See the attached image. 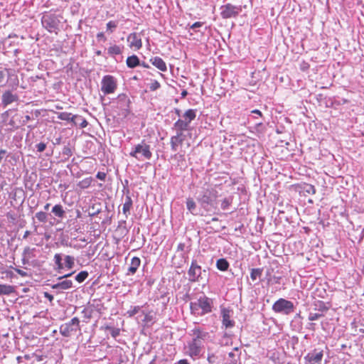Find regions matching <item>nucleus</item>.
<instances>
[{"instance_id":"nucleus-53","label":"nucleus","mask_w":364,"mask_h":364,"mask_svg":"<svg viewBox=\"0 0 364 364\" xmlns=\"http://www.w3.org/2000/svg\"><path fill=\"white\" fill-rule=\"evenodd\" d=\"M5 75H5L4 70H3L0 68V83H1L4 80Z\"/></svg>"},{"instance_id":"nucleus-11","label":"nucleus","mask_w":364,"mask_h":364,"mask_svg":"<svg viewBox=\"0 0 364 364\" xmlns=\"http://www.w3.org/2000/svg\"><path fill=\"white\" fill-rule=\"evenodd\" d=\"M117 108L122 111V114L127 117L129 112L130 100L125 94H119L117 99Z\"/></svg>"},{"instance_id":"nucleus-6","label":"nucleus","mask_w":364,"mask_h":364,"mask_svg":"<svg viewBox=\"0 0 364 364\" xmlns=\"http://www.w3.org/2000/svg\"><path fill=\"white\" fill-rule=\"evenodd\" d=\"M196 111L194 109H188L183 115V119H178L173 124V129L176 131L183 132L188 129L189 124L196 118Z\"/></svg>"},{"instance_id":"nucleus-33","label":"nucleus","mask_w":364,"mask_h":364,"mask_svg":"<svg viewBox=\"0 0 364 364\" xmlns=\"http://www.w3.org/2000/svg\"><path fill=\"white\" fill-rule=\"evenodd\" d=\"M303 191L308 194H314L316 193V188L313 185L306 183L304 185Z\"/></svg>"},{"instance_id":"nucleus-56","label":"nucleus","mask_w":364,"mask_h":364,"mask_svg":"<svg viewBox=\"0 0 364 364\" xmlns=\"http://www.w3.org/2000/svg\"><path fill=\"white\" fill-rule=\"evenodd\" d=\"M63 154L66 155H71V151L69 148H65L63 151Z\"/></svg>"},{"instance_id":"nucleus-55","label":"nucleus","mask_w":364,"mask_h":364,"mask_svg":"<svg viewBox=\"0 0 364 364\" xmlns=\"http://www.w3.org/2000/svg\"><path fill=\"white\" fill-rule=\"evenodd\" d=\"M44 296L47 298L50 301H52L53 300V296L48 292L44 293Z\"/></svg>"},{"instance_id":"nucleus-58","label":"nucleus","mask_w":364,"mask_h":364,"mask_svg":"<svg viewBox=\"0 0 364 364\" xmlns=\"http://www.w3.org/2000/svg\"><path fill=\"white\" fill-rule=\"evenodd\" d=\"M73 274V272H71V273H69V274H65V275H63V276H62V277H58V279H63V278H67V277H70Z\"/></svg>"},{"instance_id":"nucleus-19","label":"nucleus","mask_w":364,"mask_h":364,"mask_svg":"<svg viewBox=\"0 0 364 364\" xmlns=\"http://www.w3.org/2000/svg\"><path fill=\"white\" fill-rule=\"evenodd\" d=\"M72 287L73 282L69 279H65L52 285V289L57 290H67L71 289Z\"/></svg>"},{"instance_id":"nucleus-41","label":"nucleus","mask_w":364,"mask_h":364,"mask_svg":"<svg viewBox=\"0 0 364 364\" xmlns=\"http://www.w3.org/2000/svg\"><path fill=\"white\" fill-rule=\"evenodd\" d=\"M239 356L232 353H229V364H237Z\"/></svg>"},{"instance_id":"nucleus-50","label":"nucleus","mask_w":364,"mask_h":364,"mask_svg":"<svg viewBox=\"0 0 364 364\" xmlns=\"http://www.w3.org/2000/svg\"><path fill=\"white\" fill-rule=\"evenodd\" d=\"M14 270H15V272H16L18 274H19V275H20V276H21V277H26V276L28 275V274H27V272H26L23 271V270H21V269H20L15 268V269H14Z\"/></svg>"},{"instance_id":"nucleus-35","label":"nucleus","mask_w":364,"mask_h":364,"mask_svg":"<svg viewBox=\"0 0 364 364\" xmlns=\"http://www.w3.org/2000/svg\"><path fill=\"white\" fill-rule=\"evenodd\" d=\"M186 206H187V208L188 210L193 213L195 209H196V203L194 202V200L192 199V198H188L187 199V201H186Z\"/></svg>"},{"instance_id":"nucleus-36","label":"nucleus","mask_w":364,"mask_h":364,"mask_svg":"<svg viewBox=\"0 0 364 364\" xmlns=\"http://www.w3.org/2000/svg\"><path fill=\"white\" fill-rule=\"evenodd\" d=\"M4 70L7 72L8 77L11 79V80L14 81V85L16 86L18 85V80L17 78V76L14 74H12V71L9 69H5Z\"/></svg>"},{"instance_id":"nucleus-12","label":"nucleus","mask_w":364,"mask_h":364,"mask_svg":"<svg viewBox=\"0 0 364 364\" xmlns=\"http://www.w3.org/2000/svg\"><path fill=\"white\" fill-rule=\"evenodd\" d=\"M127 42L130 48L137 50L142 47L141 36L139 33H132L127 36Z\"/></svg>"},{"instance_id":"nucleus-23","label":"nucleus","mask_w":364,"mask_h":364,"mask_svg":"<svg viewBox=\"0 0 364 364\" xmlns=\"http://www.w3.org/2000/svg\"><path fill=\"white\" fill-rule=\"evenodd\" d=\"M14 291V287L8 284H0V295H9Z\"/></svg>"},{"instance_id":"nucleus-39","label":"nucleus","mask_w":364,"mask_h":364,"mask_svg":"<svg viewBox=\"0 0 364 364\" xmlns=\"http://www.w3.org/2000/svg\"><path fill=\"white\" fill-rule=\"evenodd\" d=\"M221 314L223 316V325L227 328H228V310L225 308H223L221 310Z\"/></svg>"},{"instance_id":"nucleus-8","label":"nucleus","mask_w":364,"mask_h":364,"mask_svg":"<svg viewBox=\"0 0 364 364\" xmlns=\"http://www.w3.org/2000/svg\"><path fill=\"white\" fill-rule=\"evenodd\" d=\"M79 319L77 317H74L69 322L60 326V333L65 337H70L73 333L79 330Z\"/></svg>"},{"instance_id":"nucleus-43","label":"nucleus","mask_w":364,"mask_h":364,"mask_svg":"<svg viewBox=\"0 0 364 364\" xmlns=\"http://www.w3.org/2000/svg\"><path fill=\"white\" fill-rule=\"evenodd\" d=\"M160 86V83L157 80H152L149 85V89L151 91H154L159 89Z\"/></svg>"},{"instance_id":"nucleus-62","label":"nucleus","mask_w":364,"mask_h":364,"mask_svg":"<svg viewBox=\"0 0 364 364\" xmlns=\"http://www.w3.org/2000/svg\"><path fill=\"white\" fill-rule=\"evenodd\" d=\"M29 235H30V232H29V231H28V230H27V231H26V232H25V233H24V235H23V238H24V239H25V238H26Z\"/></svg>"},{"instance_id":"nucleus-54","label":"nucleus","mask_w":364,"mask_h":364,"mask_svg":"<svg viewBox=\"0 0 364 364\" xmlns=\"http://www.w3.org/2000/svg\"><path fill=\"white\" fill-rule=\"evenodd\" d=\"M6 154V150H4V149L0 150V163L1 162L2 159L4 158Z\"/></svg>"},{"instance_id":"nucleus-2","label":"nucleus","mask_w":364,"mask_h":364,"mask_svg":"<svg viewBox=\"0 0 364 364\" xmlns=\"http://www.w3.org/2000/svg\"><path fill=\"white\" fill-rule=\"evenodd\" d=\"M129 156L138 161L150 160L152 157L151 146L145 140H142L132 149Z\"/></svg>"},{"instance_id":"nucleus-40","label":"nucleus","mask_w":364,"mask_h":364,"mask_svg":"<svg viewBox=\"0 0 364 364\" xmlns=\"http://www.w3.org/2000/svg\"><path fill=\"white\" fill-rule=\"evenodd\" d=\"M117 27V23L116 21H110L107 23V30L109 33H112Z\"/></svg>"},{"instance_id":"nucleus-20","label":"nucleus","mask_w":364,"mask_h":364,"mask_svg":"<svg viewBox=\"0 0 364 364\" xmlns=\"http://www.w3.org/2000/svg\"><path fill=\"white\" fill-rule=\"evenodd\" d=\"M18 36L16 34H10L7 38L4 39L3 45L5 47L11 48L13 46L17 45L18 42H16Z\"/></svg>"},{"instance_id":"nucleus-29","label":"nucleus","mask_w":364,"mask_h":364,"mask_svg":"<svg viewBox=\"0 0 364 364\" xmlns=\"http://www.w3.org/2000/svg\"><path fill=\"white\" fill-rule=\"evenodd\" d=\"M262 273V269H260V268L252 269L251 273H250V278L252 279V281H255L261 277Z\"/></svg>"},{"instance_id":"nucleus-28","label":"nucleus","mask_w":364,"mask_h":364,"mask_svg":"<svg viewBox=\"0 0 364 364\" xmlns=\"http://www.w3.org/2000/svg\"><path fill=\"white\" fill-rule=\"evenodd\" d=\"M58 118L59 119L71 122L73 123L74 115H72L71 113L68 112H60L58 114Z\"/></svg>"},{"instance_id":"nucleus-51","label":"nucleus","mask_w":364,"mask_h":364,"mask_svg":"<svg viewBox=\"0 0 364 364\" xmlns=\"http://www.w3.org/2000/svg\"><path fill=\"white\" fill-rule=\"evenodd\" d=\"M203 25V23L202 22H196L191 26L190 29L195 30L197 28L201 27Z\"/></svg>"},{"instance_id":"nucleus-38","label":"nucleus","mask_w":364,"mask_h":364,"mask_svg":"<svg viewBox=\"0 0 364 364\" xmlns=\"http://www.w3.org/2000/svg\"><path fill=\"white\" fill-rule=\"evenodd\" d=\"M91 184V178H85L81 181H80V183H78V186L82 188V189H85V188H88Z\"/></svg>"},{"instance_id":"nucleus-48","label":"nucleus","mask_w":364,"mask_h":364,"mask_svg":"<svg viewBox=\"0 0 364 364\" xmlns=\"http://www.w3.org/2000/svg\"><path fill=\"white\" fill-rule=\"evenodd\" d=\"M223 11H221V15L223 18H228V5H225L222 6Z\"/></svg>"},{"instance_id":"nucleus-57","label":"nucleus","mask_w":364,"mask_h":364,"mask_svg":"<svg viewBox=\"0 0 364 364\" xmlns=\"http://www.w3.org/2000/svg\"><path fill=\"white\" fill-rule=\"evenodd\" d=\"M31 117L29 115H26L25 116V118L23 120V124H26L27 122H28L29 120H31Z\"/></svg>"},{"instance_id":"nucleus-14","label":"nucleus","mask_w":364,"mask_h":364,"mask_svg":"<svg viewBox=\"0 0 364 364\" xmlns=\"http://www.w3.org/2000/svg\"><path fill=\"white\" fill-rule=\"evenodd\" d=\"M36 249L34 247H25L22 254V264L23 265L29 264L30 260L36 257Z\"/></svg>"},{"instance_id":"nucleus-63","label":"nucleus","mask_w":364,"mask_h":364,"mask_svg":"<svg viewBox=\"0 0 364 364\" xmlns=\"http://www.w3.org/2000/svg\"><path fill=\"white\" fill-rule=\"evenodd\" d=\"M50 203H46L45 205H44V210H48L49 209V207H50Z\"/></svg>"},{"instance_id":"nucleus-22","label":"nucleus","mask_w":364,"mask_h":364,"mask_svg":"<svg viewBox=\"0 0 364 364\" xmlns=\"http://www.w3.org/2000/svg\"><path fill=\"white\" fill-rule=\"evenodd\" d=\"M73 119V124L75 126H79L80 128H85L88 124L87 120L80 115H74V119Z\"/></svg>"},{"instance_id":"nucleus-10","label":"nucleus","mask_w":364,"mask_h":364,"mask_svg":"<svg viewBox=\"0 0 364 364\" xmlns=\"http://www.w3.org/2000/svg\"><path fill=\"white\" fill-rule=\"evenodd\" d=\"M65 264L62 262V256L60 254H55L54 256L55 264L57 266L58 270L67 268L71 269L75 265V258L72 256L67 255L65 257Z\"/></svg>"},{"instance_id":"nucleus-30","label":"nucleus","mask_w":364,"mask_h":364,"mask_svg":"<svg viewBox=\"0 0 364 364\" xmlns=\"http://www.w3.org/2000/svg\"><path fill=\"white\" fill-rule=\"evenodd\" d=\"M199 201L204 208H206L208 205L210 204L212 198L210 196L205 194L199 198Z\"/></svg>"},{"instance_id":"nucleus-49","label":"nucleus","mask_w":364,"mask_h":364,"mask_svg":"<svg viewBox=\"0 0 364 364\" xmlns=\"http://www.w3.org/2000/svg\"><path fill=\"white\" fill-rule=\"evenodd\" d=\"M96 177L101 181H105L106 178V173L105 172L99 171L97 173Z\"/></svg>"},{"instance_id":"nucleus-21","label":"nucleus","mask_w":364,"mask_h":364,"mask_svg":"<svg viewBox=\"0 0 364 364\" xmlns=\"http://www.w3.org/2000/svg\"><path fill=\"white\" fill-rule=\"evenodd\" d=\"M132 206V200L129 196H127L125 198V202L123 204L122 212L125 215L126 218L129 215L130 209Z\"/></svg>"},{"instance_id":"nucleus-64","label":"nucleus","mask_w":364,"mask_h":364,"mask_svg":"<svg viewBox=\"0 0 364 364\" xmlns=\"http://www.w3.org/2000/svg\"><path fill=\"white\" fill-rule=\"evenodd\" d=\"M233 325H234V323L232 321L229 320V328L232 326Z\"/></svg>"},{"instance_id":"nucleus-1","label":"nucleus","mask_w":364,"mask_h":364,"mask_svg":"<svg viewBox=\"0 0 364 364\" xmlns=\"http://www.w3.org/2000/svg\"><path fill=\"white\" fill-rule=\"evenodd\" d=\"M193 335L194 338L188 345V354L192 358L200 355L203 341L208 336V333L199 328H195L193 330Z\"/></svg>"},{"instance_id":"nucleus-27","label":"nucleus","mask_w":364,"mask_h":364,"mask_svg":"<svg viewBox=\"0 0 364 364\" xmlns=\"http://www.w3.org/2000/svg\"><path fill=\"white\" fill-rule=\"evenodd\" d=\"M216 267L220 271L228 270V261L225 258L218 259L216 262Z\"/></svg>"},{"instance_id":"nucleus-17","label":"nucleus","mask_w":364,"mask_h":364,"mask_svg":"<svg viewBox=\"0 0 364 364\" xmlns=\"http://www.w3.org/2000/svg\"><path fill=\"white\" fill-rule=\"evenodd\" d=\"M150 63L162 72L167 70V66L166 63L162 58L158 56L153 57L149 60Z\"/></svg>"},{"instance_id":"nucleus-59","label":"nucleus","mask_w":364,"mask_h":364,"mask_svg":"<svg viewBox=\"0 0 364 364\" xmlns=\"http://www.w3.org/2000/svg\"><path fill=\"white\" fill-rule=\"evenodd\" d=\"M314 326H315V324L314 323H310L307 328L309 330L314 331Z\"/></svg>"},{"instance_id":"nucleus-44","label":"nucleus","mask_w":364,"mask_h":364,"mask_svg":"<svg viewBox=\"0 0 364 364\" xmlns=\"http://www.w3.org/2000/svg\"><path fill=\"white\" fill-rule=\"evenodd\" d=\"M323 316V314L318 313H310L309 315V320L316 321Z\"/></svg>"},{"instance_id":"nucleus-3","label":"nucleus","mask_w":364,"mask_h":364,"mask_svg":"<svg viewBox=\"0 0 364 364\" xmlns=\"http://www.w3.org/2000/svg\"><path fill=\"white\" fill-rule=\"evenodd\" d=\"M191 314L203 316L211 311V301L206 296H200L197 301L190 304Z\"/></svg>"},{"instance_id":"nucleus-52","label":"nucleus","mask_w":364,"mask_h":364,"mask_svg":"<svg viewBox=\"0 0 364 364\" xmlns=\"http://www.w3.org/2000/svg\"><path fill=\"white\" fill-rule=\"evenodd\" d=\"M97 38L100 40H103L104 41H106V38L105 37L104 33L100 32L97 34Z\"/></svg>"},{"instance_id":"nucleus-42","label":"nucleus","mask_w":364,"mask_h":364,"mask_svg":"<svg viewBox=\"0 0 364 364\" xmlns=\"http://www.w3.org/2000/svg\"><path fill=\"white\" fill-rule=\"evenodd\" d=\"M240 11V9L239 8L231 6L229 4V17L232 16H235L239 13Z\"/></svg>"},{"instance_id":"nucleus-46","label":"nucleus","mask_w":364,"mask_h":364,"mask_svg":"<svg viewBox=\"0 0 364 364\" xmlns=\"http://www.w3.org/2000/svg\"><path fill=\"white\" fill-rule=\"evenodd\" d=\"M110 330V334L113 338H117L119 335V329L117 328H108Z\"/></svg>"},{"instance_id":"nucleus-9","label":"nucleus","mask_w":364,"mask_h":364,"mask_svg":"<svg viewBox=\"0 0 364 364\" xmlns=\"http://www.w3.org/2000/svg\"><path fill=\"white\" fill-rule=\"evenodd\" d=\"M186 136L183 132L176 131V135L171 137L170 144L173 151H178L180 147L181 152L183 154L186 152V150L183 149Z\"/></svg>"},{"instance_id":"nucleus-26","label":"nucleus","mask_w":364,"mask_h":364,"mask_svg":"<svg viewBox=\"0 0 364 364\" xmlns=\"http://www.w3.org/2000/svg\"><path fill=\"white\" fill-rule=\"evenodd\" d=\"M142 314L144 315V322L146 324L153 323L155 319V313L152 311L146 313L145 311H142Z\"/></svg>"},{"instance_id":"nucleus-13","label":"nucleus","mask_w":364,"mask_h":364,"mask_svg":"<svg viewBox=\"0 0 364 364\" xmlns=\"http://www.w3.org/2000/svg\"><path fill=\"white\" fill-rule=\"evenodd\" d=\"M201 267L196 261H193L188 272V280L191 282H197L201 275Z\"/></svg>"},{"instance_id":"nucleus-61","label":"nucleus","mask_w":364,"mask_h":364,"mask_svg":"<svg viewBox=\"0 0 364 364\" xmlns=\"http://www.w3.org/2000/svg\"><path fill=\"white\" fill-rule=\"evenodd\" d=\"M252 113H254V114H258L259 116H261V115H262L261 112H260L259 110H258V109H255V110L252 111Z\"/></svg>"},{"instance_id":"nucleus-31","label":"nucleus","mask_w":364,"mask_h":364,"mask_svg":"<svg viewBox=\"0 0 364 364\" xmlns=\"http://www.w3.org/2000/svg\"><path fill=\"white\" fill-rule=\"evenodd\" d=\"M88 277V272L86 271H82L78 273L75 277V280L79 282H83Z\"/></svg>"},{"instance_id":"nucleus-45","label":"nucleus","mask_w":364,"mask_h":364,"mask_svg":"<svg viewBox=\"0 0 364 364\" xmlns=\"http://www.w3.org/2000/svg\"><path fill=\"white\" fill-rule=\"evenodd\" d=\"M316 309L321 311H326L328 309L326 304L322 301H319L318 304H316Z\"/></svg>"},{"instance_id":"nucleus-34","label":"nucleus","mask_w":364,"mask_h":364,"mask_svg":"<svg viewBox=\"0 0 364 364\" xmlns=\"http://www.w3.org/2000/svg\"><path fill=\"white\" fill-rule=\"evenodd\" d=\"M121 53H122V50L119 46L114 45L108 48V53L109 55H119V54H121Z\"/></svg>"},{"instance_id":"nucleus-37","label":"nucleus","mask_w":364,"mask_h":364,"mask_svg":"<svg viewBox=\"0 0 364 364\" xmlns=\"http://www.w3.org/2000/svg\"><path fill=\"white\" fill-rule=\"evenodd\" d=\"M140 310L141 306H132L131 309L127 312V314L129 317H132L139 313Z\"/></svg>"},{"instance_id":"nucleus-18","label":"nucleus","mask_w":364,"mask_h":364,"mask_svg":"<svg viewBox=\"0 0 364 364\" xmlns=\"http://www.w3.org/2000/svg\"><path fill=\"white\" fill-rule=\"evenodd\" d=\"M141 264V259L137 257H134L131 259L129 267L127 269V275H133L136 273L137 269Z\"/></svg>"},{"instance_id":"nucleus-24","label":"nucleus","mask_w":364,"mask_h":364,"mask_svg":"<svg viewBox=\"0 0 364 364\" xmlns=\"http://www.w3.org/2000/svg\"><path fill=\"white\" fill-rule=\"evenodd\" d=\"M127 65L130 68H134L139 65V59L135 55H131L127 58Z\"/></svg>"},{"instance_id":"nucleus-5","label":"nucleus","mask_w":364,"mask_h":364,"mask_svg":"<svg viewBox=\"0 0 364 364\" xmlns=\"http://www.w3.org/2000/svg\"><path fill=\"white\" fill-rule=\"evenodd\" d=\"M60 23L59 16L53 14H46L42 16L41 23L48 32H56Z\"/></svg>"},{"instance_id":"nucleus-47","label":"nucleus","mask_w":364,"mask_h":364,"mask_svg":"<svg viewBox=\"0 0 364 364\" xmlns=\"http://www.w3.org/2000/svg\"><path fill=\"white\" fill-rule=\"evenodd\" d=\"M36 147L38 152H43L46 148V144L43 142H41L36 144Z\"/></svg>"},{"instance_id":"nucleus-15","label":"nucleus","mask_w":364,"mask_h":364,"mask_svg":"<svg viewBox=\"0 0 364 364\" xmlns=\"http://www.w3.org/2000/svg\"><path fill=\"white\" fill-rule=\"evenodd\" d=\"M323 356V350H320L319 352H316L315 350L313 353H308L304 358L310 364H321Z\"/></svg>"},{"instance_id":"nucleus-25","label":"nucleus","mask_w":364,"mask_h":364,"mask_svg":"<svg viewBox=\"0 0 364 364\" xmlns=\"http://www.w3.org/2000/svg\"><path fill=\"white\" fill-rule=\"evenodd\" d=\"M52 213L58 218H63L65 216V212L61 205L58 204L53 207Z\"/></svg>"},{"instance_id":"nucleus-16","label":"nucleus","mask_w":364,"mask_h":364,"mask_svg":"<svg viewBox=\"0 0 364 364\" xmlns=\"http://www.w3.org/2000/svg\"><path fill=\"white\" fill-rule=\"evenodd\" d=\"M18 95L13 94L11 91L4 92L1 97L2 104L4 107L18 101Z\"/></svg>"},{"instance_id":"nucleus-60","label":"nucleus","mask_w":364,"mask_h":364,"mask_svg":"<svg viewBox=\"0 0 364 364\" xmlns=\"http://www.w3.org/2000/svg\"><path fill=\"white\" fill-rule=\"evenodd\" d=\"M177 364H188V363L186 360H181L177 363Z\"/></svg>"},{"instance_id":"nucleus-4","label":"nucleus","mask_w":364,"mask_h":364,"mask_svg":"<svg viewBox=\"0 0 364 364\" xmlns=\"http://www.w3.org/2000/svg\"><path fill=\"white\" fill-rule=\"evenodd\" d=\"M294 309V305L291 301L282 298L279 299L272 305L274 312L284 315H289L293 313Z\"/></svg>"},{"instance_id":"nucleus-32","label":"nucleus","mask_w":364,"mask_h":364,"mask_svg":"<svg viewBox=\"0 0 364 364\" xmlns=\"http://www.w3.org/2000/svg\"><path fill=\"white\" fill-rule=\"evenodd\" d=\"M35 217L41 223H46L48 219V215L45 212L40 211L36 213Z\"/></svg>"},{"instance_id":"nucleus-7","label":"nucleus","mask_w":364,"mask_h":364,"mask_svg":"<svg viewBox=\"0 0 364 364\" xmlns=\"http://www.w3.org/2000/svg\"><path fill=\"white\" fill-rule=\"evenodd\" d=\"M117 82L113 76L107 75L102 77L101 81V91L104 95L114 93L117 90Z\"/></svg>"}]
</instances>
